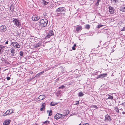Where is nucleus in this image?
<instances>
[{
	"label": "nucleus",
	"mask_w": 125,
	"mask_h": 125,
	"mask_svg": "<svg viewBox=\"0 0 125 125\" xmlns=\"http://www.w3.org/2000/svg\"><path fill=\"white\" fill-rule=\"evenodd\" d=\"M48 21L46 19L41 20L38 24L36 26V28L39 30L43 29V28L46 26L47 24Z\"/></svg>",
	"instance_id": "f257e3e1"
},
{
	"label": "nucleus",
	"mask_w": 125,
	"mask_h": 125,
	"mask_svg": "<svg viewBox=\"0 0 125 125\" xmlns=\"http://www.w3.org/2000/svg\"><path fill=\"white\" fill-rule=\"evenodd\" d=\"M12 20H13L12 21L15 25L18 27L21 25V23L19 20L14 18H13Z\"/></svg>",
	"instance_id": "f03ea898"
},
{
	"label": "nucleus",
	"mask_w": 125,
	"mask_h": 125,
	"mask_svg": "<svg viewBox=\"0 0 125 125\" xmlns=\"http://www.w3.org/2000/svg\"><path fill=\"white\" fill-rule=\"evenodd\" d=\"M14 110L12 109H10L8 110L5 113L3 114V116H5L8 115H10L14 112Z\"/></svg>",
	"instance_id": "7ed1b4c3"
},
{
	"label": "nucleus",
	"mask_w": 125,
	"mask_h": 125,
	"mask_svg": "<svg viewBox=\"0 0 125 125\" xmlns=\"http://www.w3.org/2000/svg\"><path fill=\"white\" fill-rule=\"evenodd\" d=\"M42 42L40 41L38 43H36L32 45L33 48H36L40 47L41 45Z\"/></svg>",
	"instance_id": "20e7f679"
},
{
	"label": "nucleus",
	"mask_w": 125,
	"mask_h": 125,
	"mask_svg": "<svg viewBox=\"0 0 125 125\" xmlns=\"http://www.w3.org/2000/svg\"><path fill=\"white\" fill-rule=\"evenodd\" d=\"M7 27L5 25H3L0 26V32H4L7 30Z\"/></svg>",
	"instance_id": "39448f33"
},
{
	"label": "nucleus",
	"mask_w": 125,
	"mask_h": 125,
	"mask_svg": "<svg viewBox=\"0 0 125 125\" xmlns=\"http://www.w3.org/2000/svg\"><path fill=\"white\" fill-rule=\"evenodd\" d=\"M12 44V46L14 47L17 48H19L20 47V45L17 42H11V45Z\"/></svg>",
	"instance_id": "423d86ee"
},
{
	"label": "nucleus",
	"mask_w": 125,
	"mask_h": 125,
	"mask_svg": "<svg viewBox=\"0 0 125 125\" xmlns=\"http://www.w3.org/2000/svg\"><path fill=\"white\" fill-rule=\"evenodd\" d=\"M53 35L54 33L52 31L50 30L49 31L48 34L45 36V38L47 39L48 38H50L51 36Z\"/></svg>",
	"instance_id": "0eeeda50"
},
{
	"label": "nucleus",
	"mask_w": 125,
	"mask_h": 125,
	"mask_svg": "<svg viewBox=\"0 0 125 125\" xmlns=\"http://www.w3.org/2000/svg\"><path fill=\"white\" fill-rule=\"evenodd\" d=\"M40 18V17L37 15H33L32 17V20L35 21H37Z\"/></svg>",
	"instance_id": "6e6552de"
},
{
	"label": "nucleus",
	"mask_w": 125,
	"mask_h": 125,
	"mask_svg": "<svg viewBox=\"0 0 125 125\" xmlns=\"http://www.w3.org/2000/svg\"><path fill=\"white\" fill-rule=\"evenodd\" d=\"M62 115L59 113H57L54 116V118L56 120H58L62 117Z\"/></svg>",
	"instance_id": "1a4fd4ad"
},
{
	"label": "nucleus",
	"mask_w": 125,
	"mask_h": 125,
	"mask_svg": "<svg viewBox=\"0 0 125 125\" xmlns=\"http://www.w3.org/2000/svg\"><path fill=\"white\" fill-rule=\"evenodd\" d=\"M46 97V96L43 95H41L39 96L37 100L38 101L40 100H41L44 99Z\"/></svg>",
	"instance_id": "9d476101"
},
{
	"label": "nucleus",
	"mask_w": 125,
	"mask_h": 125,
	"mask_svg": "<svg viewBox=\"0 0 125 125\" xmlns=\"http://www.w3.org/2000/svg\"><path fill=\"white\" fill-rule=\"evenodd\" d=\"M109 11L111 14H113L114 13V10L113 7L109 6Z\"/></svg>",
	"instance_id": "9b49d317"
},
{
	"label": "nucleus",
	"mask_w": 125,
	"mask_h": 125,
	"mask_svg": "<svg viewBox=\"0 0 125 125\" xmlns=\"http://www.w3.org/2000/svg\"><path fill=\"white\" fill-rule=\"evenodd\" d=\"M105 120L107 121H110L111 120V119L110 116H109L108 115H106L105 117Z\"/></svg>",
	"instance_id": "f8f14e48"
},
{
	"label": "nucleus",
	"mask_w": 125,
	"mask_h": 125,
	"mask_svg": "<svg viewBox=\"0 0 125 125\" xmlns=\"http://www.w3.org/2000/svg\"><path fill=\"white\" fill-rule=\"evenodd\" d=\"M107 75V73H103L102 74H101L99 75L97 77V79H98L100 78H101L104 77L105 76H106Z\"/></svg>",
	"instance_id": "ddd939ff"
},
{
	"label": "nucleus",
	"mask_w": 125,
	"mask_h": 125,
	"mask_svg": "<svg viewBox=\"0 0 125 125\" xmlns=\"http://www.w3.org/2000/svg\"><path fill=\"white\" fill-rule=\"evenodd\" d=\"M64 7L59 8L56 10V11L57 12H59L64 11Z\"/></svg>",
	"instance_id": "4468645a"
},
{
	"label": "nucleus",
	"mask_w": 125,
	"mask_h": 125,
	"mask_svg": "<svg viewBox=\"0 0 125 125\" xmlns=\"http://www.w3.org/2000/svg\"><path fill=\"white\" fill-rule=\"evenodd\" d=\"M10 122V120H5L3 123V125H9Z\"/></svg>",
	"instance_id": "2eb2a0df"
},
{
	"label": "nucleus",
	"mask_w": 125,
	"mask_h": 125,
	"mask_svg": "<svg viewBox=\"0 0 125 125\" xmlns=\"http://www.w3.org/2000/svg\"><path fill=\"white\" fill-rule=\"evenodd\" d=\"M10 50H11L10 52L12 53L11 55L14 56V54L16 53V50L13 48H11Z\"/></svg>",
	"instance_id": "dca6fc26"
},
{
	"label": "nucleus",
	"mask_w": 125,
	"mask_h": 125,
	"mask_svg": "<svg viewBox=\"0 0 125 125\" xmlns=\"http://www.w3.org/2000/svg\"><path fill=\"white\" fill-rule=\"evenodd\" d=\"M82 28L81 26H78L76 27V31L78 32H79L80 31L82 30Z\"/></svg>",
	"instance_id": "f3484780"
},
{
	"label": "nucleus",
	"mask_w": 125,
	"mask_h": 125,
	"mask_svg": "<svg viewBox=\"0 0 125 125\" xmlns=\"http://www.w3.org/2000/svg\"><path fill=\"white\" fill-rule=\"evenodd\" d=\"M45 103H43L41 107V108H40V110L41 111H42L43 110L45 109Z\"/></svg>",
	"instance_id": "a211bd4d"
},
{
	"label": "nucleus",
	"mask_w": 125,
	"mask_h": 125,
	"mask_svg": "<svg viewBox=\"0 0 125 125\" xmlns=\"http://www.w3.org/2000/svg\"><path fill=\"white\" fill-rule=\"evenodd\" d=\"M120 10L121 11L125 12V6H122L120 8Z\"/></svg>",
	"instance_id": "6ab92c4d"
},
{
	"label": "nucleus",
	"mask_w": 125,
	"mask_h": 125,
	"mask_svg": "<svg viewBox=\"0 0 125 125\" xmlns=\"http://www.w3.org/2000/svg\"><path fill=\"white\" fill-rule=\"evenodd\" d=\"M42 3L45 5H46L49 2L46 1L45 0H42V1L41 2Z\"/></svg>",
	"instance_id": "aec40b11"
},
{
	"label": "nucleus",
	"mask_w": 125,
	"mask_h": 125,
	"mask_svg": "<svg viewBox=\"0 0 125 125\" xmlns=\"http://www.w3.org/2000/svg\"><path fill=\"white\" fill-rule=\"evenodd\" d=\"M50 121L48 120L44 122H43L42 123V125H47V124H49Z\"/></svg>",
	"instance_id": "412c9836"
},
{
	"label": "nucleus",
	"mask_w": 125,
	"mask_h": 125,
	"mask_svg": "<svg viewBox=\"0 0 125 125\" xmlns=\"http://www.w3.org/2000/svg\"><path fill=\"white\" fill-rule=\"evenodd\" d=\"M4 47L2 45H0V54L1 53L3 52V50Z\"/></svg>",
	"instance_id": "4be33fe9"
},
{
	"label": "nucleus",
	"mask_w": 125,
	"mask_h": 125,
	"mask_svg": "<svg viewBox=\"0 0 125 125\" xmlns=\"http://www.w3.org/2000/svg\"><path fill=\"white\" fill-rule=\"evenodd\" d=\"M106 96L107 98V99H109L111 100L113 99V96L109 95H107Z\"/></svg>",
	"instance_id": "5701e85b"
},
{
	"label": "nucleus",
	"mask_w": 125,
	"mask_h": 125,
	"mask_svg": "<svg viewBox=\"0 0 125 125\" xmlns=\"http://www.w3.org/2000/svg\"><path fill=\"white\" fill-rule=\"evenodd\" d=\"M57 104V103H56L52 102H51L50 105L52 106H54Z\"/></svg>",
	"instance_id": "b1692460"
},
{
	"label": "nucleus",
	"mask_w": 125,
	"mask_h": 125,
	"mask_svg": "<svg viewBox=\"0 0 125 125\" xmlns=\"http://www.w3.org/2000/svg\"><path fill=\"white\" fill-rule=\"evenodd\" d=\"M78 95L79 96L81 97L83 96L84 95V94L82 92H80L78 94Z\"/></svg>",
	"instance_id": "393cba45"
},
{
	"label": "nucleus",
	"mask_w": 125,
	"mask_h": 125,
	"mask_svg": "<svg viewBox=\"0 0 125 125\" xmlns=\"http://www.w3.org/2000/svg\"><path fill=\"white\" fill-rule=\"evenodd\" d=\"M90 26L88 24H86L85 25V28L86 29H89Z\"/></svg>",
	"instance_id": "a878e982"
},
{
	"label": "nucleus",
	"mask_w": 125,
	"mask_h": 125,
	"mask_svg": "<svg viewBox=\"0 0 125 125\" xmlns=\"http://www.w3.org/2000/svg\"><path fill=\"white\" fill-rule=\"evenodd\" d=\"M66 113L65 114H64L63 115V116H65L67 115H68V114L69 113V110H67L66 111Z\"/></svg>",
	"instance_id": "bb28decb"
},
{
	"label": "nucleus",
	"mask_w": 125,
	"mask_h": 125,
	"mask_svg": "<svg viewBox=\"0 0 125 125\" xmlns=\"http://www.w3.org/2000/svg\"><path fill=\"white\" fill-rule=\"evenodd\" d=\"M115 111L117 112L118 113L119 112V109L118 107H116L115 108Z\"/></svg>",
	"instance_id": "cd10ccee"
},
{
	"label": "nucleus",
	"mask_w": 125,
	"mask_h": 125,
	"mask_svg": "<svg viewBox=\"0 0 125 125\" xmlns=\"http://www.w3.org/2000/svg\"><path fill=\"white\" fill-rule=\"evenodd\" d=\"M65 88V86L64 85H62L61 86L59 87L58 88L59 89H63Z\"/></svg>",
	"instance_id": "c85d7f7f"
},
{
	"label": "nucleus",
	"mask_w": 125,
	"mask_h": 125,
	"mask_svg": "<svg viewBox=\"0 0 125 125\" xmlns=\"http://www.w3.org/2000/svg\"><path fill=\"white\" fill-rule=\"evenodd\" d=\"M103 26V25L101 24H99L97 25V27L99 29Z\"/></svg>",
	"instance_id": "c756f323"
},
{
	"label": "nucleus",
	"mask_w": 125,
	"mask_h": 125,
	"mask_svg": "<svg viewBox=\"0 0 125 125\" xmlns=\"http://www.w3.org/2000/svg\"><path fill=\"white\" fill-rule=\"evenodd\" d=\"M47 112H49V116L51 115L52 114V110H50V111H47Z\"/></svg>",
	"instance_id": "7c9ffc66"
},
{
	"label": "nucleus",
	"mask_w": 125,
	"mask_h": 125,
	"mask_svg": "<svg viewBox=\"0 0 125 125\" xmlns=\"http://www.w3.org/2000/svg\"><path fill=\"white\" fill-rule=\"evenodd\" d=\"M76 44H74L73 46L72 47V49L73 50H75V47L76 46Z\"/></svg>",
	"instance_id": "2f4dec72"
},
{
	"label": "nucleus",
	"mask_w": 125,
	"mask_h": 125,
	"mask_svg": "<svg viewBox=\"0 0 125 125\" xmlns=\"http://www.w3.org/2000/svg\"><path fill=\"white\" fill-rule=\"evenodd\" d=\"M20 55L22 56L23 55V53L22 51H21L20 52Z\"/></svg>",
	"instance_id": "473e14b6"
},
{
	"label": "nucleus",
	"mask_w": 125,
	"mask_h": 125,
	"mask_svg": "<svg viewBox=\"0 0 125 125\" xmlns=\"http://www.w3.org/2000/svg\"><path fill=\"white\" fill-rule=\"evenodd\" d=\"M100 1V0H97V2L96 3V5H99V2Z\"/></svg>",
	"instance_id": "72a5a7b5"
},
{
	"label": "nucleus",
	"mask_w": 125,
	"mask_h": 125,
	"mask_svg": "<svg viewBox=\"0 0 125 125\" xmlns=\"http://www.w3.org/2000/svg\"><path fill=\"white\" fill-rule=\"evenodd\" d=\"M91 107L92 108H97V106L95 105H93L92 106H91Z\"/></svg>",
	"instance_id": "f704fd0d"
},
{
	"label": "nucleus",
	"mask_w": 125,
	"mask_h": 125,
	"mask_svg": "<svg viewBox=\"0 0 125 125\" xmlns=\"http://www.w3.org/2000/svg\"><path fill=\"white\" fill-rule=\"evenodd\" d=\"M61 90H59V91H57V92L56 93H57V94H61Z\"/></svg>",
	"instance_id": "c9c22d12"
},
{
	"label": "nucleus",
	"mask_w": 125,
	"mask_h": 125,
	"mask_svg": "<svg viewBox=\"0 0 125 125\" xmlns=\"http://www.w3.org/2000/svg\"><path fill=\"white\" fill-rule=\"evenodd\" d=\"M1 60L2 61H5V59L3 58V57H2V58L1 57Z\"/></svg>",
	"instance_id": "e433bc0d"
},
{
	"label": "nucleus",
	"mask_w": 125,
	"mask_h": 125,
	"mask_svg": "<svg viewBox=\"0 0 125 125\" xmlns=\"http://www.w3.org/2000/svg\"><path fill=\"white\" fill-rule=\"evenodd\" d=\"M44 71H42V72H40V73H39V75H41V74H42V73H44Z\"/></svg>",
	"instance_id": "4c0bfd02"
},
{
	"label": "nucleus",
	"mask_w": 125,
	"mask_h": 125,
	"mask_svg": "<svg viewBox=\"0 0 125 125\" xmlns=\"http://www.w3.org/2000/svg\"><path fill=\"white\" fill-rule=\"evenodd\" d=\"M125 31V27H124L121 30V31Z\"/></svg>",
	"instance_id": "58836bf2"
},
{
	"label": "nucleus",
	"mask_w": 125,
	"mask_h": 125,
	"mask_svg": "<svg viewBox=\"0 0 125 125\" xmlns=\"http://www.w3.org/2000/svg\"><path fill=\"white\" fill-rule=\"evenodd\" d=\"M7 79L8 80H9L10 79V77H7Z\"/></svg>",
	"instance_id": "ea45409f"
},
{
	"label": "nucleus",
	"mask_w": 125,
	"mask_h": 125,
	"mask_svg": "<svg viewBox=\"0 0 125 125\" xmlns=\"http://www.w3.org/2000/svg\"><path fill=\"white\" fill-rule=\"evenodd\" d=\"M79 104V101H77L76 102V103L75 104L76 105L77 104Z\"/></svg>",
	"instance_id": "a19ab883"
},
{
	"label": "nucleus",
	"mask_w": 125,
	"mask_h": 125,
	"mask_svg": "<svg viewBox=\"0 0 125 125\" xmlns=\"http://www.w3.org/2000/svg\"><path fill=\"white\" fill-rule=\"evenodd\" d=\"M116 0H111V1L112 2H115L116 1Z\"/></svg>",
	"instance_id": "79ce46f5"
},
{
	"label": "nucleus",
	"mask_w": 125,
	"mask_h": 125,
	"mask_svg": "<svg viewBox=\"0 0 125 125\" xmlns=\"http://www.w3.org/2000/svg\"><path fill=\"white\" fill-rule=\"evenodd\" d=\"M122 104L125 107V102H124Z\"/></svg>",
	"instance_id": "37998d69"
},
{
	"label": "nucleus",
	"mask_w": 125,
	"mask_h": 125,
	"mask_svg": "<svg viewBox=\"0 0 125 125\" xmlns=\"http://www.w3.org/2000/svg\"><path fill=\"white\" fill-rule=\"evenodd\" d=\"M82 125H89V124L86 123Z\"/></svg>",
	"instance_id": "c03bdc74"
},
{
	"label": "nucleus",
	"mask_w": 125,
	"mask_h": 125,
	"mask_svg": "<svg viewBox=\"0 0 125 125\" xmlns=\"http://www.w3.org/2000/svg\"><path fill=\"white\" fill-rule=\"evenodd\" d=\"M56 94L57 96V97H58L59 96V95H60V94H57V93H56Z\"/></svg>",
	"instance_id": "a18cd8bd"
},
{
	"label": "nucleus",
	"mask_w": 125,
	"mask_h": 125,
	"mask_svg": "<svg viewBox=\"0 0 125 125\" xmlns=\"http://www.w3.org/2000/svg\"><path fill=\"white\" fill-rule=\"evenodd\" d=\"M8 41H6L5 42V44H8Z\"/></svg>",
	"instance_id": "49530a36"
},
{
	"label": "nucleus",
	"mask_w": 125,
	"mask_h": 125,
	"mask_svg": "<svg viewBox=\"0 0 125 125\" xmlns=\"http://www.w3.org/2000/svg\"><path fill=\"white\" fill-rule=\"evenodd\" d=\"M122 114H125V112H122Z\"/></svg>",
	"instance_id": "de8ad7c7"
},
{
	"label": "nucleus",
	"mask_w": 125,
	"mask_h": 125,
	"mask_svg": "<svg viewBox=\"0 0 125 125\" xmlns=\"http://www.w3.org/2000/svg\"><path fill=\"white\" fill-rule=\"evenodd\" d=\"M119 110H121V111H123V109H120Z\"/></svg>",
	"instance_id": "09e8293b"
},
{
	"label": "nucleus",
	"mask_w": 125,
	"mask_h": 125,
	"mask_svg": "<svg viewBox=\"0 0 125 125\" xmlns=\"http://www.w3.org/2000/svg\"><path fill=\"white\" fill-rule=\"evenodd\" d=\"M19 34H18V35H17V36H18V35L19 36Z\"/></svg>",
	"instance_id": "8fccbe9b"
},
{
	"label": "nucleus",
	"mask_w": 125,
	"mask_h": 125,
	"mask_svg": "<svg viewBox=\"0 0 125 125\" xmlns=\"http://www.w3.org/2000/svg\"><path fill=\"white\" fill-rule=\"evenodd\" d=\"M34 125H37L36 124H35Z\"/></svg>",
	"instance_id": "3c124183"
},
{
	"label": "nucleus",
	"mask_w": 125,
	"mask_h": 125,
	"mask_svg": "<svg viewBox=\"0 0 125 125\" xmlns=\"http://www.w3.org/2000/svg\"><path fill=\"white\" fill-rule=\"evenodd\" d=\"M3 56H4V57L5 56L4 55H3Z\"/></svg>",
	"instance_id": "603ef678"
}]
</instances>
